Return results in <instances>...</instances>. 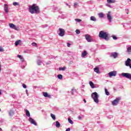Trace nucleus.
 I'll return each mask as SVG.
<instances>
[{
    "label": "nucleus",
    "mask_w": 131,
    "mask_h": 131,
    "mask_svg": "<svg viewBox=\"0 0 131 131\" xmlns=\"http://www.w3.org/2000/svg\"><path fill=\"white\" fill-rule=\"evenodd\" d=\"M29 12L31 13V14H39V13H40L39 7L37 6L35 4L30 5L29 6Z\"/></svg>",
    "instance_id": "obj_1"
},
{
    "label": "nucleus",
    "mask_w": 131,
    "mask_h": 131,
    "mask_svg": "<svg viewBox=\"0 0 131 131\" xmlns=\"http://www.w3.org/2000/svg\"><path fill=\"white\" fill-rule=\"evenodd\" d=\"M99 37H100V38H103L106 41H108L110 39L109 33L104 31H100L99 33Z\"/></svg>",
    "instance_id": "obj_2"
},
{
    "label": "nucleus",
    "mask_w": 131,
    "mask_h": 131,
    "mask_svg": "<svg viewBox=\"0 0 131 131\" xmlns=\"http://www.w3.org/2000/svg\"><path fill=\"white\" fill-rule=\"evenodd\" d=\"M91 97L92 99H93L95 103L96 104H98L99 103V95H98V93L97 92H94L92 94Z\"/></svg>",
    "instance_id": "obj_3"
},
{
    "label": "nucleus",
    "mask_w": 131,
    "mask_h": 131,
    "mask_svg": "<svg viewBox=\"0 0 131 131\" xmlns=\"http://www.w3.org/2000/svg\"><path fill=\"white\" fill-rule=\"evenodd\" d=\"M122 76L123 77H125V78H127V79H129L131 80V74L128 73H121Z\"/></svg>",
    "instance_id": "obj_4"
},
{
    "label": "nucleus",
    "mask_w": 131,
    "mask_h": 131,
    "mask_svg": "<svg viewBox=\"0 0 131 131\" xmlns=\"http://www.w3.org/2000/svg\"><path fill=\"white\" fill-rule=\"evenodd\" d=\"M120 97H118L116 98L112 102V104L113 106H117L118 105V103H119V101H120Z\"/></svg>",
    "instance_id": "obj_5"
},
{
    "label": "nucleus",
    "mask_w": 131,
    "mask_h": 131,
    "mask_svg": "<svg viewBox=\"0 0 131 131\" xmlns=\"http://www.w3.org/2000/svg\"><path fill=\"white\" fill-rule=\"evenodd\" d=\"M58 30L59 31V33H58V35L59 36L63 37L64 36V35H65V30L61 28H59L58 29Z\"/></svg>",
    "instance_id": "obj_6"
},
{
    "label": "nucleus",
    "mask_w": 131,
    "mask_h": 131,
    "mask_svg": "<svg viewBox=\"0 0 131 131\" xmlns=\"http://www.w3.org/2000/svg\"><path fill=\"white\" fill-rule=\"evenodd\" d=\"M28 120L31 124H33L34 125H35V126L37 125V123H36V122H35V120H34V119H33L31 117L29 118Z\"/></svg>",
    "instance_id": "obj_7"
},
{
    "label": "nucleus",
    "mask_w": 131,
    "mask_h": 131,
    "mask_svg": "<svg viewBox=\"0 0 131 131\" xmlns=\"http://www.w3.org/2000/svg\"><path fill=\"white\" fill-rule=\"evenodd\" d=\"M9 27L15 30H19V27L16 26L14 24H9Z\"/></svg>",
    "instance_id": "obj_8"
},
{
    "label": "nucleus",
    "mask_w": 131,
    "mask_h": 131,
    "mask_svg": "<svg viewBox=\"0 0 131 131\" xmlns=\"http://www.w3.org/2000/svg\"><path fill=\"white\" fill-rule=\"evenodd\" d=\"M117 74V73L116 72V71H114L108 73V76L109 77H112V76L115 77L116 76Z\"/></svg>",
    "instance_id": "obj_9"
},
{
    "label": "nucleus",
    "mask_w": 131,
    "mask_h": 131,
    "mask_svg": "<svg viewBox=\"0 0 131 131\" xmlns=\"http://www.w3.org/2000/svg\"><path fill=\"white\" fill-rule=\"evenodd\" d=\"M110 13L111 12L110 11H108V13L107 14L106 16L109 22L111 23V22H112V16H111Z\"/></svg>",
    "instance_id": "obj_10"
},
{
    "label": "nucleus",
    "mask_w": 131,
    "mask_h": 131,
    "mask_svg": "<svg viewBox=\"0 0 131 131\" xmlns=\"http://www.w3.org/2000/svg\"><path fill=\"white\" fill-rule=\"evenodd\" d=\"M118 56V53L117 52H112L111 53V57H113L114 59H116Z\"/></svg>",
    "instance_id": "obj_11"
},
{
    "label": "nucleus",
    "mask_w": 131,
    "mask_h": 131,
    "mask_svg": "<svg viewBox=\"0 0 131 131\" xmlns=\"http://www.w3.org/2000/svg\"><path fill=\"white\" fill-rule=\"evenodd\" d=\"M85 38L88 42H91L92 41V39H91V36H90V35L88 34L85 35Z\"/></svg>",
    "instance_id": "obj_12"
},
{
    "label": "nucleus",
    "mask_w": 131,
    "mask_h": 131,
    "mask_svg": "<svg viewBox=\"0 0 131 131\" xmlns=\"http://www.w3.org/2000/svg\"><path fill=\"white\" fill-rule=\"evenodd\" d=\"M9 9V6H8V4H4V10L5 12V13H6V14H8V13H9V11L8 10Z\"/></svg>",
    "instance_id": "obj_13"
},
{
    "label": "nucleus",
    "mask_w": 131,
    "mask_h": 131,
    "mask_svg": "<svg viewBox=\"0 0 131 131\" xmlns=\"http://www.w3.org/2000/svg\"><path fill=\"white\" fill-rule=\"evenodd\" d=\"M131 62V59L130 58H127L126 61L125 62V66L128 67Z\"/></svg>",
    "instance_id": "obj_14"
},
{
    "label": "nucleus",
    "mask_w": 131,
    "mask_h": 131,
    "mask_svg": "<svg viewBox=\"0 0 131 131\" xmlns=\"http://www.w3.org/2000/svg\"><path fill=\"white\" fill-rule=\"evenodd\" d=\"M94 72L97 73L98 74H100L101 72H100V69H99L98 67H95L94 68Z\"/></svg>",
    "instance_id": "obj_15"
},
{
    "label": "nucleus",
    "mask_w": 131,
    "mask_h": 131,
    "mask_svg": "<svg viewBox=\"0 0 131 131\" xmlns=\"http://www.w3.org/2000/svg\"><path fill=\"white\" fill-rule=\"evenodd\" d=\"M86 55H88V52H86V51H83L81 54L82 58H84Z\"/></svg>",
    "instance_id": "obj_16"
},
{
    "label": "nucleus",
    "mask_w": 131,
    "mask_h": 131,
    "mask_svg": "<svg viewBox=\"0 0 131 131\" xmlns=\"http://www.w3.org/2000/svg\"><path fill=\"white\" fill-rule=\"evenodd\" d=\"M89 84H90L91 88H92V89H95V88H96L95 86V84H94V83L91 81H90L89 82Z\"/></svg>",
    "instance_id": "obj_17"
},
{
    "label": "nucleus",
    "mask_w": 131,
    "mask_h": 131,
    "mask_svg": "<svg viewBox=\"0 0 131 131\" xmlns=\"http://www.w3.org/2000/svg\"><path fill=\"white\" fill-rule=\"evenodd\" d=\"M43 95L44 97H45V98H51V95H49L47 92H44L43 93Z\"/></svg>",
    "instance_id": "obj_18"
},
{
    "label": "nucleus",
    "mask_w": 131,
    "mask_h": 131,
    "mask_svg": "<svg viewBox=\"0 0 131 131\" xmlns=\"http://www.w3.org/2000/svg\"><path fill=\"white\" fill-rule=\"evenodd\" d=\"M116 2V0H107V4H114Z\"/></svg>",
    "instance_id": "obj_19"
},
{
    "label": "nucleus",
    "mask_w": 131,
    "mask_h": 131,
    "mask_svg": "<svg viewBox=\"0 0 131 131\" xmlns=\"http://www.w3.org/2000/svg\"><path fill=\"white\" fill-rule=\"evenodd\" d=\"M126 52H127V53H128V54H129V55H130V54H131V46H130L127 48Z\"/></svg>",
    "instance_id": "obj_20"
},
{
    "label": "nucleus",
    "mask_w": 131,
    "mask_h": 131,
    "mask_svg": "<svg viewBox=\"0 0 131 131\" xmlns=\"http://www.w3.org/2000/svg\"><path fill=\"white\" fill-rule=\"evenodd\" d=\"M25 112H26V115L28 117H30V113L29 112V111L28 110H25Z\"/></svg>",
    "instance_id": "obj_21"
},
{
    "label": "nucleus",
    "mask_w": 131,
    "mask_h": 131,
    "mask_svg": "<svg viewBox=\"0 0 131 131\" xmlns=\"http://www.w3.org/2000/svg\"><path fill=\"white\" fill-rule=\"evenodd\" d=\"M61 124H60V122L59 121H57L55 122V126L57 128H59L60 127Z\"/></svg>",
    "instance_id": "obj_22"
},
{
    "label": "nucleus",
    "mask_w": 131,
    "mask_h": 131,
    "mask_svg": "<svg viewBox=\"0 0 131 131\" xmlns=\"http://www.w3.org/2000/svg\"><path fill=\"white\" fill-rule=\"evenodd\" d=\"M17 57L18 58H19V59H20L21 62H24V58H23V56H22V55H18Z\"/></svg>",
    "instance_id": "obj_23"
},
{
    "label": "nucleus",
    "mask_w": 131,
    "mask_h": 131,
    "mask_svg": "<svg viewBox=\"0 0 131 131\" xmlns=\"http://www.w3.org/2000/svg\"><path fill=\"white\" fill-rule=\"evenodd\" d=\"M90 20L91 21H94V22H96V21H97V18H96L95 16H91L90 17Z\"/></svg>",
    "instance_id": "obj_24"
},
{
    "label": "nucleus",
    "mask_w": 131,
    "mask_h": 131,
    "mask_svg": "<svg viewBox=\"0 0 131 131\" xmlns=\"http://www.w3.org/2000/svg\"><path fill=\"white\" fill-rule=\"evenodd\" d=\"M71 93L72 94V95H74L75 93H76V90H75V89L73 88L71 90Z\"/></svg>",
    "instance_id": "obj_25"
},
{
    "label": "nucleus",
    "mask_w": 131,
    "mask_h": 131,
    "mask_svg": "<svg viewBox=\"0 0 131 131\" xmlns=\"http://www.w3.org/2000/svg\"><path fill=\"white\" fill-rule=\"evenodd\" d=\"M59 71H65L66 70V67L59 68Z\"/></svg>",
    "instance_id": "obj_26"
},
{
    "label": "nucleus",
    "mask_w": 131,
    "mask_h": 131,
    "mask_svg": "<svg viewBox=\"0 0 131 131\" xmlns=\"http://www.w3.org/2000/svg\"><path fill=\"white\" fill-rule=\"evenodd\" d=\"M37 65H38L39 66H40V65H41V64H42V62L41 61V60H38L37 61Z\"/></svg>",
    "instance_id": "obj_27"
},
{
    "label": "nucleus",
    "mask_w": 131,
    "mask_h": 131,
    "mask_svg": "<svg viewBox=\"0 0 131 131\" xmlns=\"http://www.w3.org/2000/svg\"><path fill=\"white\" fill-rule=\"evenodd\" d=\"M104 91H105V95L106 96H109V95H110V93H109V92H108V90H107V89L105 88Z\"/></svg>",
    "instance_id": "obj_28"
},
{
    "label": "nucleus",
    "mask_w": 131,
    "mask_h": 131,
    "mask_svg": "<svg viewBox=\"0 0 131 131\" xmlns=\"http://www.w3.org/2000/svg\"><path fill=\"white\" fill-rule=\"evenodd\" d=\"M24 53H25V54H30V50H29V49H27V50L24 51Z\"/></svg>",
    "instance_id": "obj_29"
},
{
    "label": "nucleus",
    "mask_w": 131,
    "mask_h": 131,
    "mask_svg": "<svg viewBox=\"0 0 131 131\" xmlns=\"http://www.w3.org/2000/svg\"><path fill=\"white\" fill-rule=\"evenodd\" d=\"M51 117H52L53 120H56V116L53 114H51Z\"/></svg>",
    "instance_id": "obj_30"
},
{
    "label": "nucleus",
    "mask_w": 131,
    "mask_h": 131,
    "mask_svg": "<svg viewBox=\"0 0 131 131\" xmlns=\"http://www.w3.org/2000/svg\"><path fill=\"white\" fill-rule=\"evenodd\" d=\"M9 114V116H13V115H14V111L12 110L10 111Z\"/></svg>",
    "instance_id": "obj_31"
},
{
    "label": "nucleus",
    "mask_w": 131,
    "mask_h": 131,
    "mask_svg": "<svg viewBox=\"0 0 131 131\" xmlns=\"http://www.w3.org/2000/svg\"><path fill=\"white\" fill-rule=\"evenodd\" d=\"M20 42H21V40H18L16 41L15 42V46H18L20 43Z\"/></svg>",
    "instance_id": "obj_32"
},
{
    "label": "nucleus",
    "mask_w": 131,
    "mask_h": 131,
    "mask_svg": "<svg viewBox=\"0 0 131 131\" xmlns=\"http://www.w3.org/2000/svg\"><path fill=\"white\" fill-rule=\"evenodd\" d=\"M57 78H58V79H62V78H63V75H62L61 74L58 75Z\"/></svg>",
    "instance_id": "obj_33"
},
{
    "label": "nucleus",
    "mask_w": 131,
    "mask_h": 131,
    "mask_svg": "<svg viewBox=\"0 0 131 131\" xmlns=\"http://www.w3.org/2000/svg\"><path fill=\"white\" fill-rule=\"evenodd\" d=\"M83 115H80V116H79L78 117V119L79 120H81V119H82V118H83Z\"/></svg>",
    "instance_id": "obj_34"
},
{
    "label": "nucleus",
    "mask_w": 131,
    "mask_h": 131,
    "mask_svg": "<svg viewBox=\"0 0 131 131\" xmlns=\"http://www.w3.org/2000/svg\"><path fill=\"white\" fill-rule=\"evenodd\" d=\"M98 15L100 18H103L104 17V14L103 13H99Z\"/></svg>",
    "instance_id": "obj_35"
},
{
    "label": "nucleus",
    "mask_w": 131,
    "mask_h": 131,
    "mask_svg": "<svg viewBox=\"0 0 131 131\" xmlns=\"http://www.w3.org/2000/svg\"><path fill=\"white\" fill-rule=\"evenodd\" d=\"M75 21H76V22H78V23H79L81 22V19H80L79 18H76V19H75Z\"/></svg>",
    "instance_id": "obj_36"
},
{
    "label": "nucleus",
    "mask_w": 131,
    "mask_h": 131,
    "mask_svg": "<svg viewBox=\"0 0 131 131\" xmlns=\"http://www.w3.org/2000/svg\"><path fill=\"white\" fill-rule=\"evenodd\" d=\"M68 121L69 122V123H70L71 124H73V121H72V120H71V119H68Z\"/></svg>",
    "instance_id": "obj_37"
},
{
    "label": "nucleus",
    "mask_w": 131,
    "mask_h": 131,
    "mask_svg": "<svg viewBox=\"0 0 131 131\" xmlns=\"http://www.w3.org/2000/svg\"><path fill=\"white\" fill-rule=\"evenodd\" d=\"M13 6H19V4L18 2H13Z\"/></svg>",
    "instance_id": "obj_38"
},
{
    "label": "nucleus",
    "mask_w": 131,
    "mask_h": 131,
    "mask_svg": "<svg viewBox=\"0 0 131 131\" xmlns=\"http://www.w3.org/2000/svg\"><path fill=\"white\" fill-rule=\"evenodd\" d=\"M112 37L114 39V40H116V39H117V37L115 35H112Z\"/></svg>",
    "instance_id": "obj_39"
},
{
    "label": "nucleus",
    "mask_w": 131,
    "mask_h": 131,
    "mask_svg": "<svg viewBox=\"0 0 131 131\" xmlns=\"http://www.w3.org/2000/svg\"><path fill=\"white\" fill-rule=\"evenodd\" d=\"M109 4H110V3H107V4H106V7H108V8H112V6H111V5H110Z\"/></svg>",
    "instance_id": "obj_40"
},
{
    "label": "nucleus",
    "mask_w": 131,
    "mask_h": 131,
    "mask_svg": "<svg viewBox=\"0 0 131 131\" xmlns=\"http://www.w3.org/2000/svg\"><path fill=\"white\" fill-rule=\"evenodd\" d=\"M75 32L77 34H79L80 33V31H79V30H76Z\"/></svg>",
    "instance_id": "obj_41"
},
{
    "label": "nucleus",
    "mask_w": 131,
    "mask_h": 131,
    "mask_svg": "<svg viewBox=\"0 0 131 131\" xmlns=\"http://www.w3.org/2000/svg\"><path fill=\"white\" fill-rule=\"evenodd\" d=\"M32 46H33V47H36L37 46V44H36V43L35 42H32Z\"/></svg>",
    "instance_id": "obj_42"
},
{
    "label": "nucleus",
    "mask_w": 131,
    "mask_h": 131,
    "mask_svg": "<svg viewBox=\"0 0 131 131\" xmlns=\"http://www.w3.org/2000/svg\"><path fill=\"white\" fill-rule=\"evenodd\" d=\"M23 88H24V89H27V86L25 84H23Z\"/></svg>",
    "instance_id": "obj_43"
},
{
    "label": "nucleus",
    "mask_w": 131,
    "mask_h": 131,
    "mask_svg": "<svg viewBox=\"0 0 131 131\" xmlns=\"http://www.w3.org/2000/svg\"><path fill=\"white\" fill-rule=\"evenodd\" d=\"M107 118H109L110 119H111V118H113V116L110 115V116H107Z\"/></svg>",
    "instance_id": "obj_44"
},
{
    "label": "nucleus",
    "mask_w": 131,
    "mask_h": 131,
    "mask_svg": "<svg viewBox=\"0 0 131 131\" xmlns=\"http://www.w3.org/2000/svg\"><path fill=\"white\" fill-rule=\"evenodd\" d=\"M70 46H71V44L69 42L67 43V47H68V48H70Z\"/></svg>",
    "instance_id": "obj_45"
},
{
    "label": "nucleus",
    "mask_w": 131,
    "mask_h": 131,
    "mask_svg": "<svg viewBox=\"0 0 131 131\" xmlns=\"http://www.w3.org/2000/svg\"><path fill=\"white\" fill-rule=\"evenodd\" d=\"M79 110L82 112H84V110L83 108H79Z\"/></svg>",
    "instance_id": "obj_46"
},
{
    "label": "nucleus",
    "mask_w": 131,
    "mask_h": 131,
    "mask_svg": "<svg viewBox=\"0 0 131 131\" xmlns=\"http://www.w3.org/2000/svg\"><path fill=\"white\" fill-rule=\"evenodd\" d=\"M125 13H126L127 14H128V9H125Z\"/></svg>",
    "instance_id": "obj_47"
},
{
    "label": "nucleus",
    "mask_w": 131,
    "mask_h": 131,
    "mask_svg": "<svg viewBox=\"0 0 131 131\" xmlns=\"http://www.w3.org/2000/svg\"><path fill=\"white\" fill-rule=\"evenodd\" d=\"M76 6H77V3H75L74 4V7H75V8H76Z\"/></svg>",
    "instance_id": "obj_48"
},
{
    "label": "nucleus",
    "mask_w": 131,
    "mask_h": 131,
    "mask_svg": "<svg viewBox=\"0 0 131 131\" xmlns=\"http://www.w3.org/2000/svg\"><path fill=\"white\" fill-rule=\"evenodd\" d=\"M0 52H4V49L2 47H0Z\"/></svg>",
    "instance_id": "obj_49"
},
{
    "label": "nucleus",
    "mask_w": 131,
    "mask_h": 131,
    "mask_svg": "<svg viewBox=\"0 0 131 131\" xmlns=\"http://www.w3.org/2000/svg\"><path fill=\"white\" fill-rule=\"evenodd\" d=\"M46 27H48V25H45L43 26V28H45Z\"/></svg>",
    "instance_id": "obj_50"
},
{
    "label": "nucleus",
    "mask_w": 131,
    "mask_h": 131,
    "mask_svg": "<svg viewBox=\"0 0 131 131\" xmlns=\"http://www.w3.org/2000/svg\"><path fill=\"white\" fill-rule=\"evenodd\" d=\"M51 64V62H50V61H49V62L46 63V64H47V65H49V64Z\"/></svg>",
    "instance_id": "obj_51"
},
{
    "label": "nucleus",
    "mask_w": 131,
    "mask_h": 131,
    "mask_svg": "<svg viewBox=\"0 0 131 131\" xmlns=\"http://www.w3.org/2000/svg\"><path fill=\"white\" fill-rule=\"evenodd\" d=\"M66 131H70V128H68Z\"/></svg>",
    "instance_id": "obj_52"
},
{
    "label": "nucleus",
    "mask_w": 131,
    "mask_h": 131,
    "mask_svg": "<svg viewBox=\"0 0 131 131\" xmlns=\"http://www.w3.org/2000/svg\"><path fill=\"white\" fill-rule=\"evenodd\" d=\"M26 93L27 95H28V90H26Z\"/></svg>",
    "instance_id": "obj_53"
},
{
    "label": "nucleus",
    "mask_w": 131,
    "mask_h": 131,
    "mask_svg": "<svg viewBox=\"0 0 131 131\" xmlns=\"http://www.w3.org/2000/svg\"><path fill=\"white\" fill-rule=\"evenodd\" d=\"M83 102L84 103H86V100H85V99H83Z\"/></svg>",
    "instance_id": "obj_54"
},
{
    "label": "nucleus",
    "mask_w": 131,
    "mask_h": 131,
    "mask_svg": "<svg viewBox=\"0 0 131 131\" xmlns=\"http://www.w3.org/2000/svg\"><path fill=\"white\" fill-rule=\"evenodd\" d=\"M88 26H89V27H92V25H89Z\"/></svg>",
    "instance_id": "obj_55"
},
{
    "label": "nucleus",
    "mask_w": 131,
    "mask_h": 131,
    "mask_svg": "<svg viewBox=\"0 0 131 131\" xmlns=\"http://www.w3.org/2000/svg\"><path fill=\"white\" fill-rule=\"evenodd\" d=\"M2 90H0V96H1V95H2V91H1Z\"/></svg>",
    "instance_id": "obj_56"
},
{
    "label": "nucleus",
    "mask_w": 131,
    "mask_h": 131,
    "mask_svg": "<svg viewBox=\"0 0 131 131\" xmlns=\"http://www.w3.org/2000/svg\"><path fill=\"white\" fill-rule=\"evenodd\" d=\"M0 131H2V128H0Z\"/></svg>",
    "instance_id": "obj_57"
},
{
    "label": "nucleus",
    "mask_w": 131,
    "mask_h": 131,
    "mask_svg": "<svg viewBox=\"0 0 131 131\" xmlns=\"http://www.w3.org/2000/svg\"><path fill=\"white\" fill-rule=\"evenodd\" d=\"M1 66H0V71H1Z\"/></svg>",
    "instance_id": "obj_58"
},
{
    "label": "nucleus",
    "mask_w": 131,
    "mask_h": 131,
    "mask_svg": "<svg viewBox=\"0 0 131 131\" xmlns=\"http://www.w3.org/2000/svg\"><path fill=\"white\" fill-rule=\"evenodd\" d=\"M2 111V110H1V108H0V112Z\"/></svg>",
    "instance_id": "obj_59"
},
{
    "label": "nucleus",
    "mask_w": 131,
    "mask_h": 131,
    "mask_svg": "<svg viewBox=\"0 0 131 131\" xmlns=\"http://www.w3.org/2000/svg\"><path fill=\"white\" fill-rule=\"evenodd\" d=\"M61 18H63V16H61Z\"/></svg>",
    "instance_id": "obj_60"
},
{
    "label": "nucleus",
    "mask_w": 131,
    "mask_h": 131,
    "mask_svg": "<svg viewBox=\"0 0 131 131\" xmlns=\"http://www.w3.org/2000/svg\"><path fill=\"white\" fill-rule=\"evenodd\" d=\"M66 5H67V6H68V4H67Z\"/></svg>",
    "instance_id": "obj_61"
},
{
    "label": "nucleus",
    "mask_w": 131,
    "mask_h": 131,
    "mask_svg": "<svg viewBox=\"0 0 131 131\" xmlns=\"http://www.w3.org/2000/svg\"><path fill=\"white\" fill-rule=\"evenodd\" d=\"M130 1L131 2V0H130Z\"/></svg>",
    "instance_id": "obj_62"
}]
</instances>
